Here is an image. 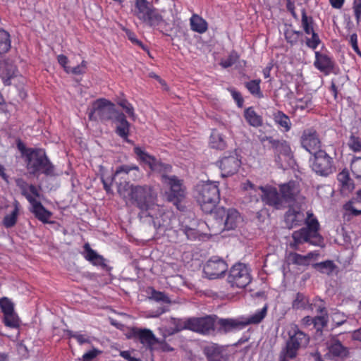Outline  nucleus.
I'll return each instance as SVG.
<instances>
[{
    "instance_id": "obj_1",
    "label": "nucleus",
    "mask_w": 361,
    "mask_h": 361,
    "mask_svg": "<svg viewBox=\"0 0 361 361\" xmlns=\"http://www.w3.org/2000/svg\"><path fill=\"white\" fill-rule=\"evenodd\" d=\"M128 196L132 204L140 209L138 216L140 219L152 216L154 210L159 209L157 194L148 185H131Z\"/></svg>"
},
{
    "instance_id": "obj_2",
    "label": "nucleus",
    "mask_w": 361,
    "mask_h": 361,
    "mask_svg": "<svg viewBox=\"0 0 361 361\" xmlns=\"http://www.w3.org/2000/svg\"><path fill=\"white\" fill-rule=\"evenodd\" d=\"M29 153L25 154V163L27 173L32 176L38 177L40 174L46 176L54 175V166L42 148H30Z\"/></svg>"
},
{
    "instance_id": "obj_3",
    "label": "nucleus",
    "mask_w": 361,
    "mask_h": 361,
    "mask_svg": "<svg viewBox=\"0 0 361 361\" xmlns=\"http://www.w3.org/2000/svg\"><path fill=\"white\" fill-rule=\"evenodd\" d=\"M134 15L142 23L150 27H159L160 32L171 36V29H168V23L163 19L159 11L147 0H135Z\"/></svg>"
},
{
    "instance_id": "obj_4",
    "label": "nucleus",
    "mask_w": 361,
    "mask_h": 361,
    "mask_svg": "<svg viewBox=\"0 0 361 361\" xmlns=\"http://www.w3.org/2000/svg\"><path fill=\"white\" fill-rule=\"evenodd\" d=\"M196 199L201 209L206 214H214L220 201V191L216 183L207 182L197 188Z\"/></svg>"
},
{
    "instance_id": "obj_5",
    "label": "nucleus",
    "mask_w": 361,
    "mask_h": 361,
    "mask_svg": "<svg viewBox=\"0 0 361 361\" xmlns=\"http://www.w3.org/2000/svg\"><path fill=\"white\" fill-rule=\"evenodd\" d=\"M288 338L280 355L288 357L292 360L297 357L298 350L305 348L310 341L307 334L300 330L296 324H292L288 331Z\"/></svg>"
},
{
    "instance_id": "obj_6",
    "label": "nucleus",
    "mask_w": 361,
    "mask_h": 361,
    "mask_svg": "<svg viewBox=\"0 0 361 361\" xmlns=\"http://www.w3.org/2000/svg\"><path fill=\"white\" fill-rule=\"evenodd\" d=\"M261 142L268 141L274 154V161L279 168H282L293 157L290 143L283 139H275L272 136L260 138Z\"/></svg>"
},
{
    "instance_id": "obj_7",
    "label": "nucleus",
    "mask_w": 361,
    "mask_h": 361,
    "mask_svg": "<svg viewBox=\"0 0 361 361\" xmlns=\"http://www.w3.org/2000/svg\"><path fill=\"white\" fill-rule=\"evenodd\" d=\"M116 113L113 103L105 99H99L93 102L88 117L91 121H107L113 120Z\"/></svg>"
},
{
    "instance_id": "obj_8",
    "label": "nucleus",
    "mask_w": 361,
    "mask_h": 361,
    "mask_svg": "<svg viewBox=\"0 0 361 361\" xmlns=\"http://www.w3.org/2000/svg\"><path fill=\"white\" fill-rule=\"evenodd\" d=\"M251 281L250 271L245 264L238 262L232 266L228 276V282L231 287L244 288Z\"/></svg>"
},
{
    "instance_id": "obj_9",
    "label": "nucleus",
    "mask_w": 361,
    "mask_h": 361,
    "mask_svg": "<svg viewBox=\"0 0 361 361\" xmlns=\"http://www.w3.org/2000/svg\"><path fill=\"white\" fill-rule=\"evenodd\" d=\"M162 183L169 187L168 200L175 204L180 202L185 197V187L183 180L176 176L162 175Z\"/></svg>"
},
{
    "instance_id": "obj_10",
    "label": "nucleus",
    "mask_w": 361,
    "mask_h": 361,
    "mask_svg": "<svg viewBox=\"0 0 361 361\" xmlns=\"http://www.w3.org/2000/svg\"><path fill=\"white\" fill-rule=\"evenodd\" d=\"M314 158L312 163V169L318 175L328 176L334 173V159L330 157L325 150L317 151L313 154Z\"/></svg>"
},
{
    "instance_id": "obj_11",
    "label": "nucleus",
    "mask_w": 361,
    "mask_h": 361,
    "mask_svg": "<svg viewBox=\"0 0 361 361\" xmlns=\"http://www.w3.org/2000/svg\"><path fill=\"white\" fill-rule=\"evenodd\" d=\"M128 338L138 341L147 349L153 350V346L158 343V338L149 329L132 327L129 330Z\"/></svg>"
},
{
    "instance_id": "obj_12",
    "label": "nucleus",
    "mask_w": 361,
    "mask_h": 361,
    "mask_svg": "<svg viewBox=\"0 0 361 361\" xmlns=\"http://www.w3.org/2000/svg\"><path fill=\"white\" fill-rule=\"evenodd\" d=\"M214 218L223 221L224 220V228L226 230L235 229L241 221L240 213L235 209L226 210L224 207L217 208L214 213Z\"/></svg>"
},
{
    "instance_id": "obj_13",
    "label": "nucleus",
    "mask_w": 361,
    "mask_h": 361,
    "mask_svg": "<svg viewBox=\"0 0 361 361\" xmlns=\"http://www.w3.org/2000/svg\"><path fill=\"white\" fill-rule=\"evenodd\" d=\"M227 269L226 262L223 259L214 256L206 262L203 271L208 279H214L224 275Z\"/></svg>"
},
{
    "instance_id": "obj_14",
    "label": "nucleus",
    "mask_w": 361,
    "mask_h": 361,
    "mask_svg": "<svg viewBox=\"0 0 361 361\" xmlns=\"http://www.w3.org/2000/svg\"><path fill=\"white\" fill-rule=\"evenodd\" d=\"M300 142L302 147L310 154H314L322 150V141L317 130L313 128H307L303 130Z\"/></svg>"
},
{
    "instance_id": "obj_15",
    "label": "nucleus",
    "mask_w": 361,
    "mask_h": 361,
    "mask_svg": "<svg viewBox=\"0 0 361 361\" xmlns=\"http://www.w3.org/2000/svg\"><path fill=\"white\" fill-rule=\"evenodd\" d=\"M240 165L241 161L236 154L224 156L217 161L222 177L234 175L238 171Z\"/></svg>"
},
{
    "instance_id": "obj_16",
    "label": "nucleus",
    "mask_w": 361,
    "mask_h": 361,
    "mask_svg": "<svg viewBox=\"0 0 361 361\" xmlns=\"http://www.w3.org/2000/svg\"><path fill=\"white\" fill-rule=\"evenodd\" d=\"M214 323L212 316L191 317V331L202 335H210L214 332Z\"/></svg>"
},
{
    "instance_id": "obj_17",
    "label": "nucleus",
    "mask_w": 361,
    "mask_h": 361,
    "mask_svg": "<svg viewBox=\"0 0 361 361\" xmlns=\"http://www.w3.org/2000/svg\"><path fill=\"white\" fill-rule=\"evenodd\" d=\"M262 195V200L267 205L280 209L285 207L281 194L277 189L271 186L261 188Z\"/></svg>"
},
{
    "instance_id": "obj_18",
    "label": "nucleus",
    "mask_w": 361,
    "mask_h": 361,
    "mask_svg": "<svg viewBox=\"0 0 361 361\" xmlns=\"http://www.w3.org/2000/svg\"><path fill=\"white\" fill-rule=\"evenodd\" d=\"M306 226L303 227L309 232L313 240L312 245H320L323 243V238L319 233L320 225L316 216L312 212H307V218L305 220Z\"/></svg>"
},
{
    "instance_id": "obj_19",
    "label": "nucleus",
    "mask_w": 361,
    "mask_h": 361,
    "mask_svg": "<svg viewBox=\"0 0 361 361\" xmlns=\"http://www.w3.org/2000/svg\"><path fill=\"white\" fill-rule=\"evenodd\" d=\"M152 219L153 226L157 231L167 230L171 226V214L164 212L162 207L159 205V209H155Z\"/></svg>"
},
{
    "instance_id": "obj_20",
    "label": "nucleus",
    "mask_w": 361,
    "mask_h": 361,
    "mask_svg": "<svg viewBox=\"0 0 361 361\" xmlns=\"http://www.w3.org/2000/svg\"><path fill=\"white\" fill-rule=\"evenodd\" d=\"M219 331L223 334H228L235 331L243 329L245 326L243 317L219 319Z\"/></svg>"
},
{
    "instance_id": "obj_21",
    "label": "nucleus",
    "mask_w": 361,
    "mask_h": 361,
    "mask_svg": "<svg viewBox=\"0 0 361 361\" xmlns=\"http://www.w3.org/2000/svg\"><path fill=\"white\" fill-rule=\"evenodd\" d=\"M113 121L116 124L115 133L116 135L126 142L130 143V140H128V136L130 135V124L127 121L126 116L123 113H116Z\"/></svg>"
},
{
    "instance_id": "obj_22",
    "label": "nucleus",
    "mask_w": 361,
    "mask_h": 361,
    "mask_svg": "<svg viewBox=\"0 0 361 361\" xmlns=\"http://www.w3.org/2000/svg\"><path fill=\"white\" fill-rule=\"evenodd\" d=\"M36 198L34 200H29V203L32 206L30 212L42 223L53 224L54 221H49L52 216V213L47 210L39 201L36 200Z\"/></svg>"
},
{
    "instance_id": "obj_23",
    "label": "nucleus",
    "mask_w": 361,
    "mask_h": 361,
    "mask_svg": "<svg viewBox=\"0 0 361 361\" xmlns=\"http://www.w3.org/2000/svg\"><path fill=\"white\" fill-rule=\"evenodd\" d=\"M304 219V213L299 207H290L285 214V222L289 228L301 225Z\"/></svg>"
},
{
    "instance_id": "obj_24",
    "label": "nucleus",
    "mask_w": 361,
    "mask_h": 361,
    "mask_svg": "<svg viewBox=\"0 0 361 361\" xmlns=\"http://www.w3.org/2000/svg\"><path fill=\"white\" fill-rule=\"evenodd\" d=\"M315 67L321 72L329 74L334 70V63L331 59L326 54L315 52V61L314 63Z\"/></svg>"
},
{
    "instance_id": "obj_25",
    "label": "nucleus",
    "mask_w": 361,
    "mask_h": 361,
    "mask_svg": "<svg viewBox=\"0 0 361 361\" xmlns=\"http://www.w3.org/2000/svg\"><path fill=\"white\" fill-rule=\"evenodd\" d=\"M83 248V257L87 261L90 262L92 265L100 267L102 269H106L107 267L106 259L92 249L88 243L84 245Z\"/></svg>"
},
{
    "instance_id": "obj_26",
    "label": "nucleus",
    "mask_w": 361,
    "mask_h": 361,
    "mask_svg": "<svg viewBox=\"0 0 361 361\" xmlns=\"http://www.w3.org/2000/svg\"><path fill=\"white\" fill-rule=\"evenodd\" d=\"M279 190L284 204L294 202L298 192L297 184L293 180L281 185Z\"/></svg>"
},
{
    "instance_id": "obj_27",
    "label": "nucleus",
    "mask_w": 361,
    "mask_h": 361,
    "mask_svg": "<svg viewBox=\"0 0 361 361\" xmlns=\"http://www.w3.org/2000/svg\"><path fill=\"white\" fill-rule=\"evenodd\" d=\"M203 353L207 361H226L227 358L223 353V348L216 343H210L203 348Z\"/></svg>"
},
{
    "instance_id": "obj_28",
    "label": "nucleus",
    "mask_w": 361,
    "mask_h": 361,
    "mask_svg": "<svg viewBox=\"0 0 361 361\" xmlns=\"http://www.w3.org/2000/svg\"><path fill=\"white\" fill-rule=\"evenodd\" d=\"M16 185L20 189L21 194L27 199L34 200L35 197H39V192L36 186L30 184L29 185L24 179L18 178L16 180Z\"/></svg>"
},
{
    "instance_id": "obj_29",
    "label": "nucleus",
    "mask_w": 361,
    "mask_h": 361,
    "mask_svg": "<svg viewBox=\"0 0 361 361\" xmlns=\"http://www.w3.org/2000/svg\"><path fill=\"white\" fill-rule=\"evenodd\" d=\"M293 243L290 246L293 250H298V246L304 243H309L312 245L313 238L311 234L307 232L303 227L298 231H295L292 234Z\"/></svg>"
},
{
    "instance_id": "obj_30",
    "label": "nucleus",
    "mask_w": 361,
    "mask_h": 361,
    "mask_svg": "<svg viewBox=\"0 0 361 361\" xmlns=\"http://www.w3.org/2000/svg\"><path fill=\"white\" fill-rule=\"evenodd\" d=\"M20 209V205L18 200H15L13 203V210L10 214H6L3 220L2 224L6 228H11L16 226Z\"/></svg>"
},
{
    "instance_id": "obj_31",
    "label": "nucleus",
    "mask_w": 361,
    "mask_h": 361,
    "mask_svg": "<svg viewBox=\"0 0 361 361\" xmlns=\"http://www.w3.org/2000/svg\"><path fill=\"white\" fill-rule=\"evenodd\" d=\"M317 254L314 252H310L306 255H302L297 252H290L288 255V261L290 264L299 265V266H308L310 262V259Z\"/></svg>"
},
{
    "instance_id": "obj_32",
    "label": "nucleus",
    "mask_w": 361,
    "mask_h": 361,
    "mask_svg": "<svg viewBox=\"0 0 361 361\" xmlns=\"http://www.w3.org/2000/svg\"><path fill=\"white\" fill-rule=\"evenodd\" d=\"M337 180L340 183L343 192H349L355 188L353 180L350 178L348 171L345 169L337 175Z\"/></svg>"
},
{
    "instance_id": "obj_33",
    "label": "nucleus",
    "mask_w": 361,
    "mask_h": 361,
    "mask_svg": "<svg viewBox=\"0 0 361 361\" xmlns=\"http://www.w3.org/2000/svg\"><path fill=\"white\" fill-rule=\"evenodd\" d=\"M133 151L134 153L137 156L138 159L141 161L147 164L151 169V170L153 171L154 169H157L156 164L157 162V159L154 157L150 155L138 146L135 147Z\"/></svg>"
},
{
    "instance_id": "obj_34",
    "label": "nucleus",
    "mask_w": 361,
    "mask_h": 361,
    "mask_svg": "<svg viewBox=\"0 0 361 361\" xmlns=\"http://www.w3.org/2000/svg\"><path fill=\"white\" fill-rule=\"evenodd\" d=\"M274 122L279 126L283 132H288L291 128V122L289 117L281 111H277L273 115Z\"/></svg>"
},
{
    "instance_id": "obj_35",
    "label": "nucleus",
    "mask_w": 361,
    "mask_h": 361,
    "mask_svg": "<svg viewBox=\"0 0 361 361\" xmlns=\"http://www.w3.org/2000/svg\"><path fill=\"white\" fill-rule=\"evenodd\" d=\"M190 21L192 30L200 34L207 30L208 24L207 21L198 15H192Z\"/></svg>"
},
{
    "instance_id": "obj_36",
    "label": "nucleus",
    "mask_w": 361,
    "mask_h": 361,
    "mask_svg": "<svg viewBox=\"0 0 361 361\" xmlns=\"http://www.w3.org/2000/svg\"><path fill=\"white\" fill-rule=\"evenodd\" d=\"M244 117L246 121L253 127H259L262 125V116L258 115L252 107H248L245 110Z\"/></svg>"
},
{
    "instance_id": "obj_37",
    "label": "nucleus",
    "mask_w": 361,
    "mask_h": 361,
    "mask_svg": "<svg viewBox=\"0 0 361 361\" xmlns=\"http://www.w3.org/2000/svg\"><path fill=\"white\" fill-rule=\"evenodd\" d=\"M292 307L295 310L313 309L312 304L310 303L309 298L301 293L296 294L295 298L293 301Z\"/></svg>"
},
{
    "instance_id": "obj_38",
    "label": "nucleus",
    "mask_w": 361,
    "mask_h": 361,
    "mask_svg": "<svg viewBox=\"0 0 361 361\" xmlns=\"http://www.w3.org/2000/svg\"><path fill=\"white\" fill-rule=\"evenodd\" d=\"M132 171H139L138 166L136 165H122L118 167L114 174L115 179L119 178L121 180H123L127 182L128 180V174Z\"/></svg>"
},
{
    "instance_id": "obj_39",
    "label": "nucleus",
    "mask_w": 361,
    "mask_h": 361,
    "mask_svg": "<svg viewBox=\"0 0 361 361\" xmlns=\"http://www.w3.org/2000/svg\"><path fill=\"white\" fill-rule=\"evenodd\" d=\"M267 305H265L261 310H257L253 315L248 318H243L245 326L249 324H257L260 323L267 314Z\"/></svg>"
},
{
    "instance_id": "obj_40",
    "label": "nucleus",
    "mask_w": 361,
    "mask_h": 361,
    "mask_svg": "<svg viewBox=\"0 0 361 361\" xmlns=\"http://www.w3.org/2000/svg\"><path fill=\"white\" fill-rule=\"evenodd\" d=\"M304 92H295V104L297 108L305 109V108H308L312 103V94H303Z\"/></svg>"
},
{
    "instance_id": "obj_41",
    "label": "nucleus",
    "mask_w": 361,
    "mask_h": 361,
    "mask_svg": "<svg viewBox=\"0 0 361 361\" xmlns=\"http://www.w3.org/2000/svg\"><path fill=\"white\" fill-rule=\"evenodd\" d=\"M11 49L10 35L6 30L0 28V54L7 53Z\"/></svg>"
},
{
    "instance_id": "obj_42",
    "label": "nucleus",
    "mask_w": 361,
    "mask_h": 361,
    "mask_svg": "<svg viewBox=\"0 0 361 361\" xmlns=\"http://www.w3.org/2000/svg\"><path fill=\"white\" fill-rule=\"evenodd\" d=\"M210 144L212 148L217 149H224L226 147V141L224 136L216 130L212 131L211 134Z\"/></svg>"
},
{
    "instance_id": "obj_43",
    "label": "nucleus",
    "mask_w": 361,
    "mask_h": 361,
    "mask_svg": "<svg viewBox=\"0 0 361 361\" xmlns=\"http://www.w3.org/2000/svg\"><path fill=\"white\" fill-rule=\"evenodd\" d=\"M314 269L322 274H331L334 271L336 265L331 260H326L314 264Z\"/></svg>"
},
{
    "instance_id": "obj_44",
    "label": "nucleus",
    "mask_w": 361,
    "mask_h": 361,
    "mask_svg": "<svg viewBox=\"0 0 361 361\" xmlns=\"http://www.w3.org/2000/svg\"><path fill=\"white\" fill-rule=\"evenodd\" d=\"M3 322L6 326L12 329H16L20 326V320L15 312L4 314Z\"/></svg>"
},
{
    "instance_id": "obj_45",
    "label": "nucleus",
    "mask_w": 361,
    "mask_h": 361,
    "mask_svg": "<svg viewBox=\"0 0 361 361\" xmlns=\"http://www.w3.org/2000/svg\"><path fill=\"white\" fill-rule=\"evenodd\" d=\"M301 24L305 34L310 35V32L314 30V20L311 16H307L305 9L302 10Z\"/></svg>"
},
{
    "instance_id": "obj_46",
    "label": "nucleus",
    "mask_w": 361,
    "mask_h": 361,
    "mask_svg": "<svg viewBox=\"0 0 361 361\" xmlns=\"http://www.w3.org/2000/svg\"><path fill=\"white\" fill-rule=\"evenodd\" d=\"M348 145L350 149L354 152H361V137L357 136L355 133L351 132L348 138Z\"/></svg>"
},
{
    "instance_id": "obj_47",
    "label": "nucleus",
    "mask_w": 361,
    "mask_h": 361,
    "mask_svg": "<svg viewBox=\"0 0 361 361\" xmlns=\"http://www.w3.org/2000/svg\"><path fill=\"white\" fill-rule=\"evenodd\" d=\"M350 170L355 178L361 180V157H354L350 163Z\"/></svg>"
},
{
    "instance_id": "obj_48",
    "label": "nucleus",
    "mask_w": 361,
    "mask_h": 361,
    "mask_svg": "<svg viewBox=\"0 0 361 361\" xmlns=\"http://www.w3.org/2000/svg\"><path fill=\"white\" fill-rule=\"evenodd\" d=\"M329 352L334 356L343 357L348 354V350L339 341L335 342L329 347Z\"/></svg>"
},
{
    "instance_id": "obj_49",
    "label": "nucleus",
    "mask_w": 361,
    "mask_h": 361,
    "mask_svg": "<svg viewBox=\"0 0 361 361\" xmlns=\"http://www.w3.org/2000/svg\"><path fill=\"white\" fill-rule=\"evenodd\" d=\"M284 35L287 42L291 45H294L298 43L300 37L302 36V32L301 31L287 30H286Z\"/></svg>"
},
{
    "instance_id": "obj_50",
    "label": "nucleus",
    "mask_w": 361,
    "mask_h": 361,
    "mask_svg": "<svg viewBox=\"0 0 361 361\" xmlns=\"http://www.w3.org/2000/svg\"><path fill=\"white\" fill-rule=\"evenodd\" d=\"M328 322V314H324L323 315H317L314 317V328L317 331H322V329L327 326Z\"/></svg>"
},
{
    "instance_id": "obj_51",
    "label": "nucleus",
    "mask_w": 361,
    "mask_h": 361,
    "mask_svg": "<svg viewBox=\"0 0 361 361\" xmlns=\"http://www.w3.org/2000/svg\"><path fill=\"white\" fill-rule=\"evenodd\" d=\"M191 318L188 319H174L173 324L175 326L176 331H180L183 329H188L191 331Z\"/></svg>"
},
{
    "instance_id": "obj_52",
    "label": "nucleus",
    "mask_w": 361,
    "mask_h": 361,
    "mask_svg": "<svg viewBox=\"0 0 361 361\" xmlns=\"http://www.w3.org/2000/svg\"><path fill=\"white\" fill-rule=\"evenodd\" d=\"M0 308L4 314L15 312L14 304L6 297H3L0 299Z\"/></svg>"
},
{
    "instance_id": "obj_53",
    "label": "nucleus",
    "mask_w": 361,
    "mask_h": 361,
    "mask_svg": "<svg viewBox=\"0 0 361 361\" xmlns=\"http://www.w3.org/2000/svg\"><path fill=\"white\" fill-rule=\"evenodd\" d=\"M126 36L128 37V39L135 45L139 46L140 48H142L144 51H147V54L149 55V51L148 47L145 45L142 41L139 40L134 32H133L131 30L128 29L125 30Z\"/></svg>"
},
{
    "instance_id": "obj_54",
    "label": "nucleus",
    "mask_w": 361,
    "mask_h": 361,
    "mask_svg": "<svg viewBox=\"0 0 361 361\" xmlns=\"http://www.w3.org/2000/svg\"><path fill=\"white\" fill-rule=\"evenodd\" d=\"M117 103L121 107H122L130 118H132L133 119L135 118V114L134 112V108L128 100L126 99H120L118 100Z\"/></svg>"
},
{
    "instance_id": "obj_55",
    "label": "nucleus",
    "mask_w": 361,
    "mask_h": 361,
    "mask_svg": "<svg viewBox=\"0 0 361 361\" xmlns=\"http://www.w3.org/2000/svg\"><path fill=\"white\" fill-rule=\"evenodd\" d=\"M239 59V56L238 53L235 51H233L228 55V57L226 59H221L220 62V65L224 68H227L233 64H235Z\"/></svg>"
},
{
    "instance_id": "obj_56",
    "label": "nucleus",
    "mask_w": 361,
    "mask_h": 361,
    "mask_svg": "<svg viewBox=\"0 0 361 361\" xmlns=\"http://www.w3.org/2000/svg\"><path fill=\"white\" fill-rule=\"evenodd\" d=\"M310 35H312V37H307L305 43L308 47L312 49H315L321 43V40L319 39L318 34L315 32L314 30H312V32H310Z\"/></svg>"
},
{
    "instance_id": "obj_57",
    "label": "nucleus",
    "mask_w": 361,
    "mask_h": 361,
    "mask_svg": "<svg viewBox=\"0 0 361 361\" xmlns=\"http://www.w3.org/2000/svg\"><path fill=\"white\" fill-rule=\"evenodd\" d=\"M87 68V63L82 61L80 65L75 67H66V72L71 73L75 75H80L85 73Z\"/></svg>"
},
{
    "instance_id": "obj_58",
    "label": "nucleus",
    "mask_w": 361,
    "mask_h": 361,
    "mask_svg": "<svg viewBox=\"0 0 361 361\" xmlns=\"http://www.w3.org/2000/svg\"><path fill=\"white\" fill-rule=\"evenodd\" d=\"M151 298L157 302H171L169 298L164 293L156 290H152Z\"/></svg>"
},
{
    "instance_id": "obj_59",
    "label": "nucleus",
    "mask_w": 361,
    "mask_h": 361,
    "mask_svg": "<svg viewBox=\"0 0 361 361\" xmlns=\"http://www.w3.org/2000/svg\"><path fill=\"white\" fill-rule=\"evenodd\" d=\"M101 353V350L94 348L83 354L82 361H92Z\"/></svg>"
},
{
    "instance_id": "obj_60",
    "label": "nucleus",
    "mask_w": 361,
    "mask_h": 361,
    "mask_svg": "<svg viewBox=\"0 0 361 361\" xmlns=\"http://www.w3.org/2000/svg\"><path fill=\"white\" fill-rule=\"evenodd\" d=\"M156 167L157 169H154L153 171H159V173H161V176L163 174L167 175V173L171 172L172 169L171 165L169 164L161 163L159 161H157V162Z\"/></svg>"
},
{
    "instance_id": "obj_61",
    "label": "nucleus",
    "mask_w": 361,
    "mask_h": 361,
    "mask_svg": "<svg viewBox=\"0 0 361 361\" xmlns=\"http://www.w3.org/2000/svg\"><path fill=\"white\" fill-rule=\"evenodd\" d=\"M69 336L71 337L74 338L75 339H76V341H78V343L80 345H82L84 343H90V340L85 335L80 334L77 333V332H72V331H71L69 333Z\"/></svg>"
},
{
    "instance_id": "obj_62",
    "label": "nucleus",
    "mask_w": 361,
    "mask_h": 361,
    "mask_svg": "<svg viewBox=\"0 0 361 361\" xmlns=\"http://www.w3.org/2000/svg\"><path fill=\"white\" fill-rule=\"evenodd\" d=\"M350 44L352 46L353 50L357 53V55H359L361 57V51L360 50L358 45H357V34L354 33L350 35Z\"/></svg>"
},
{
    "instance_id": "obj_63",
    "label": "nucleus",
    "mask_w": 361,
    "mask_h": 361,
    "mask_svg": "<svg viewBox=\"0 0 361 361\" xmlns=\"http://www.w3.org/2000/svg\"><path fill=\"white\" fill-rule=\"evenodd\" d=\"M114 180H116V179L114 178V176L109 180L105 179L103 177L101 178V180L103 184L104 189L106 190V192L107 193L112 192L111 187L112 183Z\"/></svg>"
},
{
    "instance_id": "obj_64",
    "label": "nucleus",
    "mask_w": 361,
    "mask_h": 361,
    "mask_svg": "<svg viewBox=\"0 0 361 361\" xmlns=\"http://www.w3.org/2000/svg\"><path fill=\"white\" fill-rule=\"evenodd\" d=\"M353 8L355 16L358 23L361 16V0H355Z\"/></svg>"
}]
</instances>
